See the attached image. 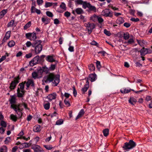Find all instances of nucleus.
Wrapping results in <instances>:
<instances>
[{"label":"nucleus","mask_w":152,"mask_h":152,"mask_svg":"<svg viewBox=\"0 0 152 152\" xmlns=\"http://www.w3.org/2000/svg\"><path fill=\"white\" fill-rule=\"evenodd\" d=\"M68 50L70 52H72L74 51V48L72 46L69 45V48H68Z\"/></svg>","instance_id":"nucleus-59"},{"label":"nucleus","mask_w":152,"mask_h":152,"mask_svg":"<svg viewBox=\"0 0 152 152\" xmlns=\"http://www.w3.org/2000/svg\"><path fill=\"white\" fill-rule=\"evenodd\" d=\"M56 96V94L55 93H53L48 95L47 96V98L50 101H51L52 100L55 99Z\"/></svg>","instance_id":"nucleus-16"},{"label":"nucleus","mask_w":152,"mask_h":152,"mask_svg":"<svg viewBox=\"0 0 152 152\" xmlns=\"http://www.w3.org/2000/svg\"><path fill=\"white\" fill-rule=\"evenodd\" d=\"M97 21H98L99 23H101L103 22L104 20L102 18L98 16Z\"/></svg>","instance_id":"nucleus-51"},{"label":"nucleus","mask_w":152,"mask_h":152,"mask_svg":"<svg viewBox=\"0 0 152 152\" xmlns=\"http://www.w3.org/2000/svg\"><path fill=\"white\" fill-rule=\"evenodd\" d=\"M42 42L40 40H37L35 41V51L36 54L39 53L42 50V46L41 44Z\"/></svg>","instance_id":"nucleus-3"},{"label":"nucleus","mask_w":152,"mask_h":152,"mask_svg":"<svg viewBox=\"0 0 152 152\" xmlns=\"http://www.w3.org/2000/svg\"><path fill=\"white\" fill-rule=\"evenodd\" d=\"M1 126L2 127H6L7 126L6 123L4 121H1Z\"/></svg>","instance_id":"nucleus-50"},{"label":"nucleus","mask_w":152,"mask_h":152,"mask_svg":"<svg viewBox=\"0 0 152 152\" xmlns=\"http://www.w3.org/2000/svg\"><path fill=\"white\" fill-rule=\"evenodd\" d=\"M104 33L107 35L108 36H110L111 33L109 31L107 30L106 29H104Z\"/></svg>","instance_id":"nucleus-49"},{"label":"nucleus","mask_w":152,"mask_h":152,"mask_svg":"<svg viewBox=\"0 0 152 152\" xmlns=\"http://www.w3.org/2000/svg\"><path fill=\"white\" fill-rule=\"evenodd\" d=\"M40 126L39 125H37L33 127V131L34 132H39L41 131Z\"/></svg>","instance_id":"nucleus-22"},{"label":"nucleus","mask_w":152,"mask_h":152,"mask_svg":"<svg viewBox=\"0 0 152 152\" xmlns=\"http://www.w3.org/2000/svg\"><path fill=\"white\" fill-rule=\"evenodd\" d=\"M31 22L30 21H29L27 23H26L24 27V30H26L28 28H29L31 26Z\"/></svg>","instance_id":"nucleus-41"},{"label":"nucleus","mask_w":152,"mask_h":152,"mask_svg":"<svg viewBox=\"0 0 152 152\" xmlns=\"http://www.w3.org/2000/svg\"><path fill=\"white\" fill-rule=\"evenodd\" d=\"M96 79V75L95 73L90 74L88 77L89 80L91 82L94 81Z\"/></svg>","instance_id":"nucleus-17"},{"label":"nucleus","mask_w":152,"mask_h":152,"mask_svg":"<svg viewBox=\"0 0 152 152\" xmlns=\"http://www.w3.org/2000/svg\"><path fill=\"white\" fill-rule=\"evenodd\" d=\"M14 20H12L9 22L7 25V27H12L14 23Z\"/></svg>","instance_id":"nucleus-39"},{"label":"nucleus","mask_w":152,"mask_h":152,"mask_svg":"<svg viewBox=\"0 0 152 152\" xmlns=\"http://www.w3.org/2000/svg\"><path fill=\"white\" fill-rule=\"evenodd\" d=\"M64 102L65 104L67 107H69L70 106V103L68 100H67L66 99H65L64 100Z\"/></svg>","instance_id":"nucleus-55"},{"label":"nucleus","mask_w":152,"mask_h":152,"mask_svg":"<svg viewBox=\"0 0 152 152\" xmlns=\"http://www.w3.org/2000/svg\"><path fill=\"white\" fill-rule=\"evenodd\" d=\"M11 107L14 110L15 112L19 115V117H21L22 115V111L23 110V109L20 108V105H11Z\"/></svg>","instance_id":"nucleus-4"},{"label":"nucleus","mask_w":152,"mask_h":152,"mask_svg":"<svg viewBox=\"0 0 152 152\" xmlns=\"http://www.w3.org/2000/svg\"><path fill=\"white\" fill-rule=\"evenodd\" d=\"M7 148L5 146H4L1 148L0 149V152H7Z\"/></svg>","instance_id":"nucleus-43"},{"label":"nucleus","mask_w":152,"mask_h":152,"mask_svg":"<svg viewBox=\"0 0 152 152\" xmlns=\"http://www.w3.org/2000/svg\"><path fill=\"white\" fill-rule=\"evenodd\" d=\"M32 56V54L31 53H29L28 54H26L25 56V57L27 58H28L31 57Z\"/></svg>","instance_id":"nucleus-61"},{"label":"nucleus","mask_w":152,"mask_h":152,"mask_svg":"<svg viewBox=\"0 0 152 152\" xmlns=\"http://www.w3.org/2000/svg\"><path fill=\"white\" fill-rule=\"evenodd\" d=\"M88 8L90 11H92L94 12H96V7L94 6L91 5L90 4H89Z\"/></svg>","instance_id":"nucleus-31"},{"label":"nucleus","mask_w":152,"mask_h":152,"mask_svg":"<svg viewBox=\"0 0 152 152\" xmlns=\"http://www.w3.org/2000/svg\"><path fill=\"white\" fill-rule=\"evenodd\" d=\"M86 27L88 28V31L89 34H90L95 28V26L93 23H88L86 24Z\"/></svg>","instance_id":"nucleus-11"},{"label":"nucleus","mask_w":152,"mask_h":152,"mask_svg":"<svg viewBox=\"0 0 152 152\" xmlns=\"http://www.w3.org/2000/svg\"><path fill=\"white\" fill-rule=\"evenodd\" d=\"M75 12L77 14L80 15L83 12V10L81 8H78L75 10Z\"/></svg>","instance_id":"nucleus-30"},{"label":"nucleus","mask_w":152,"mask_h":152,"mask_svg":"<svg viewBox=\"0 0 152 152\" xmlns=\"http://www.w3.org/2000/svg\"><path fill=\"white\" fill-rule=\"evenodd\" d=\"M101 15L105 17L112 18L113 17V13L110 9H106L102 11Z\"/></svg>","instance_id":"nucleus-5"},{"label":"nucleus","mask_w":152,"mask_h":152,"mask_svg":"<svg viewBox=\"0 0 152 152\" xmlns=\"http://www.w3.org/2000/svg\"><path fill=\"white\" fill-rule=\"evenodd\" d=\"M44 147L47 149L48 150H50L52 149L53 148L52 146L51 145H44Z\"/></svg>","instance_id":"nucleus-48"},{"label":"nucleus","mask_w":152,"mask_h":152,"mask_svg":"<svg viewBox=\"0 0 152 152\" xmlns=\"http://www.w3.org/2000/svg\"><path fill=\"white\" fill-rule=\"evenodd\" d=\"M123 37L124 39L125 40H127L128 39L129 37V34L127 32L124 33Z\"/></svg>","instance_id":"nucleus-42"},{"label":"nucleus","mask_w":152,"mask_h":152,"mask_svg":"<svg viewBox=\"0 0 152 152\" xmlns=\"http://www.w3.org/2000/svg\"><path fill=\"white\" fill-rule=\"evenodd\" d=\"M70 13L68 11L66 12L64 14V15L67 18H68L70 15Z\"/></svg>","instance_id":"nucleus-57"},{"label":"nucleus","mask_w":152,"mask_h":152,"mask_svg":"<svg viewBox=\"0 0 152 152\" xmlns=\"http://www.w3.org/2000/svg\"><path fill=\"white\" fill-rule=\"evenodd\" d=\"M98 17V16H97L94 14L91 17L90 19L91 20L93 21L96 22L97 21Z\"/></svg>","instance_id":"nucleus-33"},{"label":"nucleus","mask_w":152,"mask_h":152,"mask_svg":"<svg viewBox=\"0 0 152 152\" xmlns=\"http://www.w3.org/2000/svg\"><path fill=\"white\" fill-rule=\"evenodd\" d=\"M84 112L83 109H81L79 112L78 115L75 118V120H77L79 118L81 117L84 114Z\"/></svg>","instance_id":"nucleus-23"},{"label":"nucleus","mask_w":152,"mask_h":152,"mask_svg":"<svg viewBox=\"0 0 152 152\" xmlns=\"http://www.w3.org/2000/svg\"><path fill=\"white\" fill-rule=\"evenodd\" d=\"M15 44V42L14 41L11 40L8 42V45L9 47L11 48L14 46Z\"/></svg>","instance_id":"nucleus-35"},{"label":"nucleus","mask_w":152,"mask_h":152,"mask_svg":"<svg viewBox=\"0 0 152 152\" xmlns=\"http://www.w3.org/2000/svg\"><path fill=\"white\" fill-rule=\"evenodd\" d=\"M46 14L49 17L52 18L53 16V13L49 11H47L46 12Z\"/></svg>","instance_id":"nucleus-46"},{"label":"nucleus","mask_w":152,"mask_h":152,"mask_svg":"<svg viewBox=\"0 0 152 152\" xmlns=\"http://www.w3.org/2000/svg\"><path fill=\"white\" fill-rule=\"evenodd\" d=\"M130 20L131 21H133V22H138V21H139L140 20L138 18H135L133 17V18H132L130 19Z\"/></svg>","instance_id":"nucleus-56"},{"label":"nucleus","mask_w":152,"mask_h":152,"mask_svg":"<svg viewBox=\"0 0 152 152\" xmlns=\"http://www.w3.org/2000/svg\"><path fill=\"white\" fill-rule=\"evenodd\" d=\"M26 45L27 47H29L30 46H32L33 47H35V42L33 44H32L30 41H27L26 43Z\"/></svg>","instance_id":"nucleus-34"},{"label":"nucleus","mask_w":152,"mask_h":152,"mask_svg":"<svg viewBox=\"0 0 152 152\" xmlns=\"http://www.w3.org/2000/svg\"><path fill=\"white\" fill-rule=\"evenodd\" d=\"M137 102V99L133 96H131L129 100V102L132 105H134Z\"/></svg>","instance_id":"nucleus-19"},{"label":"nucleus","mask_w":152,"mask_h":152,"mask_svg":"<svg viewBox=\"0 0 152 152\" xmlns=\"http://www.w3.org/2000/svg\"><path fill=\"white\" fill-rule=\"evenodd\" d=\"M21 144L24 148H27L29 147L28 144L27 143L25 142Z\"/></svg>","instance_id":"nucleus-58"},{"label":"nucleus","mask_w":152,"mask_h":152,"mask_svg":"<svg viewBox=\"0 0 152 152\" xmlns=\"http://www.w3.org/2000/svg\"><path fill=\"white\" fill-rule=\"evenodd\" d=\"M10 34L11 31H8L6 32L5 36L2 40L3 43L6 42L10 38Z\"/></svg>","instance_id":"nucleus-15"},{"label":"nucleus","mask_w":152,"mask_h":152,"mask_svg":"<svg viewBox=\"0 0 152 152\" xmlns=\"http://www.w3.org/2000/svg\"><path fill=\"white\" fill-rule=\"evenodd\" d=\"M46 60L47 61L50 62H53L55 61V60L53 58V56H48L46 58Z\"/></svg>","instance_id":"nucleus-20"},{"label":"nucleus","mask_w":152,"mask_h":152,"mask_svg":"<svg viewBox=\"0 0 152 152\" xmlns=\"http://www.w3.org/2000/svg\"><path fill=\"white\" fill-rule=\"evenodd\" d=\"M43 2V0H37V3L39 5H42Z\"/></svg>","instance_id":"nucleus-63"},{"label":"nucleus","mask_w":152,"mask_h":152,"mask_svg":"<svg viewBox=\"0 0 152 152\" xmlns=\"http://www.w3.org/2000/svg\"><path fill=\"white\" fill-rule=\"evenodd\" d=\"M60 7L64 11H65L66 10V8L65 4L64 2H62L60 6Z\"/></svg>","instance_id":"nucleus-36"},{"label":"nucleus","mask_w":152,"mask_h":152,"mask_svg":"<svg viewBox=\"0 0 152 152\" xmlns=\"http://www.w3.org/2000/svg\"><path fill=\"white\" fill-rule=\"evenodd\" d=\"M54 23L55 24H58L59 23V21L57 18L55 19L54 20Z\"/></svg>","instance_id":"nucleus-64"},{"label":"nucleus","mask_w":152,"mask_h":152,"mask_svg":"<svg viewBox=\"0 0 152 152\" xmlns=\"http://www.w3.org/2000/svg\"><path fill=\"white\" fill-rule=\"evenodd\" d=\"M89 82L88 81V80H87L86 82V84L84 86V87L83 88L81 89L82 93L83 94H85V92L87 91L88 88H89Z\"/></svg>","instance_id":"nucleus-14"},{"label":"nucleus","mask_w":152,"mask_h":152,"mask_svg":"<svg viewBox=\"0 0 152 152\" xmlns=\"http://www.w3.org/2000/svg\"><path fill=\"white\" fill-rule=\"evenodd\" d=\"M32 149L34 150V152H42L44 151L38 145H35L33 146Z\"/></svg>","instance_id":"nucleus-10"},{"label":"nucleus","mask_w":152,"mask_h":152,"mask_svg":"<svg viewBox=\"0 0 152 152\" xmlns=\"http://www.w3.org/2000/svg\"><path fill=\"white\" fill-rule=\"evenodd\" d=\"M26 83V81H24L23 83H20L19 84L20 87L19 88V90L22 91H25L24 90V84Z\"/></svg>","instance_id":"nucleus-29"},{"label":"nucleus","mask_w":152,"mask_h":152,"mask_svg":"<svg viewBox=\"0 0 152 152\" xmlns=\"http://www.w3.org/2000/svg\"><path fill=\"white\" fill-rule=\"evenodd\" d=\"M56 64H51L49 68L50 71H53L56 68Z\"/></svg>","instance_id":"nucleus-44"},{"label":"nucleus","mask_w":152,"mask_h":152,"mask_svg":"<svg viewBox=\"0 0 152 152\" xmlns=\"http://www.w3.org/2000/svg\"><path fill=\"white\" fill-rule=\"evenodd\" d=\"M41 70L42 72H44L46 74L48 73L50 71L49 68L46 66L43 67Z\"/></svg>","instance_id":"nucleus-32"},{"label":"nucleus","mask_w":152,"mask_h":152,"mask_svg":"<svg viewBox=\"0 0 152 152\" xmlns=\"http://www.w3.org/2000/svg\"><path fill=\"white\" fill-rule=\"evenodd\" d=\"M7 12V9H4L0 12V19L2 18Z\"/></svg>","instance_id":"nucleus-25"},{"label":"nucleus","mask_w":152,"mask_h":152,"mask_svg":"<svg viewBox=\"0 0 152 152\" xmlns=\"http://www.w3.org/2000/svg\"><path fill=\"white\" fill-rule=\"evenodd\" d=\"M147 48H143L141 49L140 51V55L142 56H145V55L147 54Z\"/></svg>","instance_id":"nucleus-27"},{"label":"nucleus","mask_w":152,"mask_h":152,"mask_svg":"<svg viewBox=\"0 0 152 152\" xmlns=\"http://www.w3.org/2000/svg\"><path fill=\"white\" fill-rule=\"evenodd\" d=\"M136 145L135 142L131 140H130L128 142L125 143L122 148L125 150V151H128L134 148Z\"/></svg>","instance_id":"nucleus-2"},{"label":"nucleus","mask_w":152,"mask_h":152,"mask_svg":"<svg viewBox=\"0 0 152 152\" xmlns=\"http://www.w3.org/2000/svg\"><path fill=\"white\" fill-rule=\"evenodd\" d=\"M134 42V39L133 38H130L127 41V43L129 44L133 43Z\"/></svg>","instance_id":"nucleus-53"},{"label":"nucleus","mask_w":152,"mask_h":152,"mask_svg":"<svg viewBox=\"0 0 152 152\" xmlns=\"http://www.w3.org/2000/svg\"><path fill=\"white\" fill-rule=\"evenodd\" d=\"M22 130L18 134V136H19V137H18L17 139H23L26 141H28V140L30 139V137H28L27 138H26L25 136H23L24 134Z\"/></svg>","instance_id":"nucleus-12"},{"label":"nucleus","mask_w":152,"mask_h":152,"mask_svg":"<svg viewBox=\"0 0 152 152\" xmlns=\"http://www.w3.org/2000/svg\"><path fill=\"white\" fill-rule=\"evenodd\" d=\"M32 77L34 79L37 78H40L42 77V76L39 77L37 72L35 71L34 72L32 73Z\"/></svg>","instance_id":"nucleus-28"},{"label":"nucleus","mask_w":152,"mask_h":152,"mask_svg":"<svg viewBox=\"0 0 152 152\" xmlns=\"http://www.w3.org/2000/svg\"><path fill=\"white\" fill-rule=\"evenodd\" d=\"M124 22V19L121 17H118L116 20V23L119 25L123 23Z\"/></svg>","instance_id":"nucleus-24"},{"label":"nucleus","mask_w":152,"mask_h":152,"mask_svg":"<svg viewBox=\"0 0 152 152\" xmlns=\"http://www.w3.org/2000/svg\"><path fill=\"white\" fill-rule=\"evenodd\" d=\"M39 57V56H37L33 58L30 61L29 64L31 66H33L38 63Z\"/></svg>","instance_id":"nucleus-8"},{"label":"nucleus","mask_w":152,"mask_h":152,"mask_svg":"<svg viewBox=\"0 0 152 152\" xmlns=\"http://www.w3.org/2000/svg\"><path fill=\"white\" fill-rule=\"evenodd\" d=\"M73 94L74 95V96L76 97L77 95V91L76 90L75 87H73Z\"/></svg>","instance_id":"nucleus-60"},{"label":"nucleus","mask_w":152,"mask_h":152,"mask_svg":"<svg viewBox=\"0 0 152 152\" xmlns=\"http://www.w3.org/2000/svg\"><path fill=\"white\" fill-rule=\"evenodd\" d=\"M50 103L47 102L44 104V107L45 109L46 110H48L50 107Z\"/></svg>","instance_id":"nucleus-38"},{"label":"nucleus","mask_w":152,"mask_h":152,"mask_svg":"<svg viewBox=\"0 0 152 152\" xmlns=\"http://www.w3.org/2000/svg\"><path fill=\"white\" fill-rule=\"evenodd\" d=\"M88 68L89 70L91 71H93L95 70V67L94 65L92 64H90L88 66Z\"/></svg>","instance_id":"nucleus-47"},{"label":"nucleus","mask_w":152,"mask_h":152,"mask_svg":"<svg viewBox=\"0 0 152 152\" xmlns=\"http://www.w3.org/2000/svg\"><path fill=\"white\" fill-rule=\"evenodd\" d=\"M20 79L19 76L14 78V80L12 81L10 84L9 88L11 90H13L15 88L19 82V80Z\"/></svg>","instance_id":"nucleus-6"},{"label":"nucleus","mask_w":152,"mask_h":152,"mask_svg":"<svg viewBox=\"0 0 152 152\" xmlns=\"http://www.w3.org/2000/svg\"><path fill=\"white\" fill-rule=\"evenodd\" d=\"M25 83L26 84V86L28 88H29L30 86L32 87L34 86V81L32 80H28L27 82H26Z\"/></svg>","instance_id":"nucleus-18"},{"label":"nucleus","mask_w":152,"mask_h":152,"mask_svg":"<svg viewBox=\"0 0 152 152\" xmlns=\"http://www.w3.org/2000/svg\"><path fill=\"white\" fill-rule=\"evenodd\" d=\"M25 91L20 90L19 88H18L17 89V96L19 98H21V100L22 102L23 100V97L24 96Z\"/></svg>","instance_id":"nucleus-9"},{"label":"nucleus","mask_w":152,"mask_h":152,"mask_svg":"<svg viewBox=\"0 0 152 152\" xmlns=\"http://www.w3.org/2000/svg\"><path fill=\"white\" fill-rule=\"evenodd\" d=\"M11 119L14 121H16L17 120V117L16 115L13 114H11Z\"/></svg>","instance_id":"nucleus-54"},{"label":"nucleus","mask_w":152,"mask_h":152,"mask_svg":"<svg viewBox=\"0 0 152 152\" xmlns=\"http://www.w3.org/2000/svg\"><path fill=\"white\" fill-rule=\"evenodd\" d=\"M25 36L27 39L31 41H34L37 38L36 34L34 32L26 33Z\"/></svg>","instance_id":"nucleus-7"},{"label":"nucleus","mask_w":152,"mask_h":152,"mask_svg":"<svg viewBox=\"0 0 152 152\" xmlns=\"http://www.w3.org/2000/svg\"><path fill=\"white\" fill-rule=\"evenodd\" d=\"M52 5V4L51 3L49 2H46L45 6V8H47L48 7H51Z\"/></svg>","instance_id":"nucleus-52"},{"label":"nucleus","mask_w":152,"mask_h":152,"mask_svg":"<svg viewBox=\"0 0 152 152\" xmlns=\"http://www.w3.org/2000/svg\"><path fill=\"white\" fill-rule=\"evenodd\" d=\"M50 19L48 18H42V21L45 23V25L49 23L50 22Z\"/></svg>","instance_id":"nucleus-26"},{"label":"nucleus","mask_w":152,"mask_h":152,"mask_svg":"<svg viewBox=\"0 0 152 152\" xmlns=\"http://www.w3.org/2000/svg\"><path fill=\"white\" fill-rule=\"evenodd\" d=\"M131 24L129 23H125L124 24V26L126 28H129Z\"/></svg>","instance_id":"nucleus-62"},{"label":"nucleus","mask_w":152,"mask_h":152,"mask_svg":"<svg viewBox=\"0 0 152 152\" xmlns=\"http://www.w3.org/2000/svg\"><path fill=\"white\" fill-rule=\"evenodd\" d=\"M131 89L129 88H122L121 90V92L123 94L128 93L130 92Z\"/></svg>","instance_id":"nucleus-21"},{"label":"nucleus","mask_w":152,"mask_h":152,"mask_svg":"<svg viewBox=\"0 0 152 152\" xmlns=\"http://www.w3.org/2000/svg\"><path fill=\"white\" fill-rule=\"evenodd\" d=\"M104 135L105 136H107L109 134V130L108 129H104L103 131Z\"/></svg>","instance_id":"nucleus-37"},{"label":"nucleus","mask_w":152,"mask_h":152,"mask_svg":"<svg viewBox=\"0 0 152 152\" xmlns=\"http://www.w3.org/2000/svg\"><path fill=\"white\" fill-rule=\"evenodd\" d=\"M89 4L90 3H87L86 2H84L82 5V7L84 9H86L87 8H88Z\"/></svg>","instance_id":"nucleus-40"},{"label":"nucleus","mask_w":152,"mask_h":152,"mask_svg":"<svg viewBox=\"0 0 152 152\" xmlns=\"http://www.w3.org/2000/svg\"><path fill=\"white\" fill-rule=\"evenodd\" d=\"M53 80V83L55 86H57L59 82V76L55 75L53 73H50L44 77L42 80V85H45L44 83H50Z\"/></svg>","instance_id":"nucleus-1"},{"label":"nucleus","mask_w":152,"mask_h":152,"mask_svg":"<svg viewBox=\"0 0 152 152\" xmlns=\"http://www.w3.org/2000/svg\"><path fill=\"white\" fill-rule=\"evenodd\" d=\"M63 123V121L62 119H59L57 120L56 122V124L57 125H61Z\"/></svg>","instance_id":"nucleus-45"},{"label":"nucleus","mask_w":152,"mask_h":152,"mask_svg":"<svg viewBox=\"0 0 152 152\" xmlns=\"http://www.w3.org/2000/svg\"><path fill=\"white\" fill-rule=\"evenodd\" d=\"M10 103L11 105L15 104V103L16 101V97L15 95H12L10 96V98L9 99Z\"/></svg>","instance_id":"nucleus-13"}]
</instances>
